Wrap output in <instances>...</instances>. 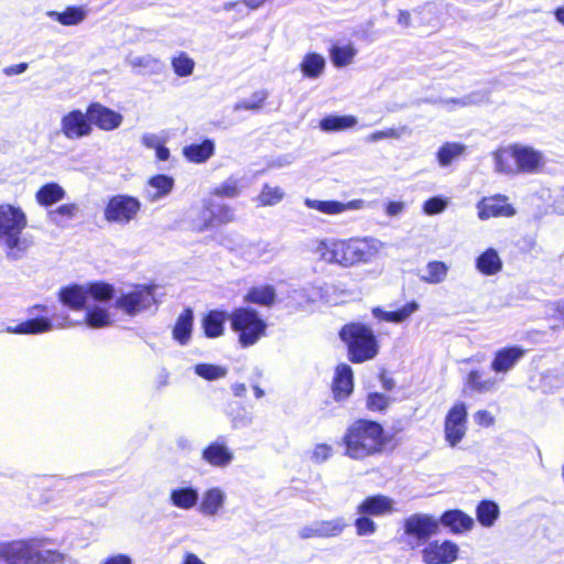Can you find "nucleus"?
Listing matches in <instances>:
<instances>
[{
    "instance_id": "nucleus-1",
    "label": "nucleus",
    "mask_w": 564,
    "mask_h": 564,
    "mask_svg": "<svg viewBox=\"0 0 564 564\" xmlns=\"http://www.w3.org/2000/svg\"><path fill=\"white\" fill-rule=\"evenodd\" d=\"M384 243L373 237L349 239H323L315 243L313 252L321 260L343 268L372 262L383 250Z\"/></svg>"
},
{
    "instance_id": "nucleus-2",
    "label": "nucleus",
    "mask_w": 564,
    "mask_h": 564,
    "mask_svg": "<svg viewBox=\"0 0 564 564\" xmlns=\"http://www.w3.org/2000/svg\"><path fill=\"white\" fill-rule=\"evenodd\" d=\"M26 226L28 217L20 206L0 204V243L4 247L9 260L22 259L31 247V240L23 236Z\"/></svg>"
},
{
    "instance_id": "nucleus-3",
    "label": "nucleus",
    "mask_w": 564,
    "mask_h": 564,
    "mask_svg": "<svg viewBox=\"0 0 564 564\" xmlns=\"http://www.w3.org/2000/svg\"><path fill=\"white\" fill-rule=\"evenodd\" d=\"M47 539L0 541V564H57L64 561L58 551L44 550Z\"/></svg>"
},
{
    "instance_id": "nucleus-4",
    "label": "nucleus",
    "mask_w": 564,
    "mask_h": 564,
    "mask_svg": "<svg viewBox=\"0 0 564 564\" xmlns=\"http://www.w3.org/2000/svg\"><path fill=\"white\" fill-rule=\"evenodd\" d=\"M346 455L352 459H364L383 448L386 440L382 426L373 421H356L344 437Z\"/></svg>"
},
{
    "instance_id": "nucleus-5",
    "label": "nucleus",
    "mask_w": 564,
    "mask_h": 564,
    "mask_svg": "<svg viewBox=\"0 0 564 564\" xmlns=\"http://www.w3.org/2000/svg\"><path fill=\"white\" fill-rule=\"evenodd\" d=\"M113 286L105 282H95L88 284H73L62 288L58 292V299L64 306L73 311L86 310L91 301L106 303L112 299Z\"/></svg>"
},
{
    "instance_id": "nucleus-6",
    "label": "nucleus",
    "mask_w": 564,
    "mask_h": 564,
    "mask_svg": "<svg viewBox=\"0 0 564 564\" xmlns=\"http://www.w3.org/2000/svg\"><path fill=\"white\" fill-rule=\"evenodd\" d=\"M340 337L348 345L352 362H364L375 358L378 354L373 332L365 325H347L340 330Z\"/></svg>"
},
{
    "instance_id": "nucleus-7",
    "label": "nucleus",
    "mask_w": 564,
    "mask_h": 564,
    "mask_svg": "<svg viewBox=\"0 0 564 564\" xmlns=\"http://www.w3.org/2000/svg\"><path fill=\"white\" fill-rule=\"evenodd\" d=\"M229 318L242 347L254 345L265 334L267 323L251 308H236Z\"/></svg>"
},
{
    "instance_id": "nucleus-8",
    "label": "nucleus",
    "mask_w": 564,
    "mask_h": 564,
    "mask_svg": "<svg viewBox=\"0 0 564 564\" xmlns=\"http://www.w3.org/2000/svg\"><path fill=\"white\" fill-rule=\"evenodd\" d=\"M440 522L425 513H414L404 520L403 529L406 544L412 549L420 547L438 532Z\"/></svg>"
},
{
    "instance_id": "nucleus-9",
    "label": "nucleus",
    "mask_w": 564,
    "mask_h": 564,
    "mask_svg": "<svg viewBox=\"0 0 564 564\" xmlns=\"http://www.w3.org/2000/svg\"><path fill=\"white\" fill-rule=\"evenodd\" d=\"M235 218V210L229 205L206 198L199 218L193 221V229L203 232L214 226L232 223Z\"/></svg>"
},
{
    "instance_id": "nucleus-10",
    "label": "nucleus",
    "mask_w": 564,
    "mask_h": 564,
    "mask_svg": "<svg viewBox=\"0 0 564 564\" xmlns=\"http://www.w3.org/2000/svg\"><path fill=\"white\" fill-rule=\"evenodd\" d=\"M155 304L154 286L142 285L121 294L116 300L115 306L129 316H135Z\"/></svg>"
},
{
    "instance_id": "nucleus-11",
    "label": "nucleus",
    "mask_w": 564,
    "mask_h": 564,
    "mask_svg": "<svg viewBox=\"0 0 564 564\" xmlns=\"http://www.w3.org/2000/svg\"><path fill=\"white\" fill-rule=\"evenodd\" d=\"M140 210V202L128 195L110 198L105 208V219L109 223L126 225L135 218Z\"/></svg>"
},
{
    "instance_id": "nucleus-12",
    "label": "nucleus",
    "mask_w": 564,
    "mask_h": 564,
    "mask_svg": "<svg viewBox=\"0 0 564 564\" xmlns=\"http://www.w3.org/2000/svg\"><path fill=\"white\" fill-rule=\"evenodd\" d=\"M459 547L456 543L445 541L429 542L421 551L425 564H452L458 557Z\"/></svg>"
},
{
    "instance_id": "nucleus-13",
    "label": "nucleus",
    "mask_w": 564,
    "mask_h": 564,
    "mask_svg": "<svg viewBox=\"0 0 564 564\" xmlns=\"http://www.w3.org/2000/svg\"><path fill=\"white\" fill-rule=\"evenodd\" d=\"M467 409L464 402H457L445 417V440L452 447L465 436L467 430Z\"/></svg>"
},
{
    "instance_id": "nucleus-14",
    "label": "nucleus",
    "mask_w": 564,
    "mask_h": 564,
    "mask_svg": "<svg viewBox=\"0 0 564 564\" xmlns=\"http://www.w3.org/2000/svg\"><path fill=\"white\" fill-rule=\"evenodd\" d=\"M347 527L345 518L337 517L330 520H318L302 527L299 536L303 540L312 538H335L339 536Z\"/></svg>"
},
{
    "instance_id": "nucleus-15",
    "label": "nucleus",
    "mask_w": 564,
    "mask_h": 564,
    "mask_svg": "<svg viewBox=\"0 0 564 564\" xmlns=\"http://www.w3.org/2000/svg\"><path fill=\"white\" fill-rule=\"evenodd\" d=\"M61 132L68 140H79L88 137L93 132V126L89 122L87 112L82 110H72L61 119Z\"/></svg>"
},
{
    "instance_id": "nucleus-16",
    "label": "nucleus",
    "mask_w": 564,
    "mask_h": 564,
    "mask_svg": "<svg viewBox=\"0 0 564 564\" xmlns=\"http://www.w3.org/2000/svg\"><path fill=\"white\" fill-rule=\"evenodd\" d=\"M512 150L516 173H535L544 165L543 154L531 147L514 144Z\"/></svg>"
},
{
    "instance_id": "nucleus-17",
    "label": "nucleus",
    "mask_w": 564,
    "mask_h": 564,
    "mask_svg": "<svg viewBox=\"0 0 564 564\" xmlns=\"http://www.w3.org/2000/svg\"><path fill=\"white\" fill-rule=\"evenodd\" d=\"M304 205L311 209H315L325 215H339L346 212L360 210L368 207V203L364 199H352L347 203L338 200H319L305 198Z\"/></svg>"
},
{
    "instance_id": "nucleus-18",
    "label": "nucleus",
    "mask_w": 564,
    "mask_h": 564,
    "mask_svg": "<svg viewBox=\"0 0 564 564\" xmlns=\"http://www.w3.org/2000/svg\"><path fill=\"white\" fill-rule=\"evenodd\" d=\"M234 453L228 447L225 437H218L202 452V459L215 468H226L234 460Z\"/></svg>"
},
{
    "instance_id": "nucleus-19",
    "label": "nucleus",
    "mask_w": 564,
    "mask_h": 564,
    "mask_svg": "<svg viewBox=\"0 0 564 564\" xmlns=\"http://www.w3.org/2000/svg\"><path fill=\"white\" fill-rule=\"evenodd\" d=\"M477 208L478 216L482 220L491 217H511L516 215V209L508 204V197L505 195L485 197L478 203Z\"/></svg>"
},
{
    "instance_id": "nucleus-20",
    "label": "nucleus",
    "mask_w": 564,
    "mask_h": 564,
    "mask_svg": "<svg viewBox=\"0 0 564 564\" xmlns=\"http://www.w3.org/2000/svg\"><path fill=\"white\" fill-rule=\"evenodd\" d=\"M89 122L96 124L99 129L111 131L117 129L122 122V116L98 102H94L87 108Z\"/></svg>"
},
{
    "instance_id": "nucleus-21",
    "label": "nucleus",
    "mask_w": 564,
    "mask_h": 564,
    "mask_svg": "<svg viewBox=\"0 0 564 564\" xmlns=\"http://www.w3.org/2000/svg\"><path fill=\"white\" fill-rule=\"evenodd\" d=\"M525 349L519 346L505 347L496 351L491 361V370L496 373H507L524 357Z\"/></svg>"
},
{
    "instance_id": "nucleus-22",
    "label": "nucleus",
    "mask_w": 564,
    "mask_h": 564,
    "mask_svg": "<svg viewBox=\"0 0 564 564\" xmlns=\"http://www.w3.org/2000/svg\"><path fill=\"white\" fill-rule=\"evenodd\" d=\"M226 492L219 487H213L203 492L198 511L205 517H216L224 508Z\"/></svg>"
},
{
    "instance_id": "nucleus-23",
    "label": "nucleus",
    "mask_w": 564,
    "mask_h": 564,
    "mask_svg": "<svg viewBox=\"0 0 564 564\" xmlns=\"http://www.w3.org/2000/svg\"><path fill=\"white\" fill-rule=\"evenodd\" d=\"M393 500L387 496L377 495L366 498L358 507L357 513L379 517L391 512Z\"/></svg>"
},
{
    "instance_id": "nucleus-24",
    "label": "nucleus",
    "mask_w": 564,
    "mask_h": 564,
    "mask_svg": "<svg viewBox=\"0 0 564 564\" xmlns=\"http://www.w3.org/2000/svg\"><path fill=\"white\" fill-rule=\"evenodd\" d=\"M354 388L352 381V370L348 365H339L336 368L334 383H333V392L336 400H341L347 398Z\"/></svg>"
},
{
    "instance_id": "nucleus-25",
    "label": "nucleus",
    "mask_w": 564,
    "mask_h": 564,
    "mask_svg": "<svg viewBox=\"0 0 564 564\" xmlns=\"http://www.w3.org/2000/svg\"><path fill=\"white\" fill-rule=\"evenodd\" d=\"M173 185L172 177L163 174L155 175L148 181L144 196L150 202L159 200L171 193Z\"/></svg>"
},
{
    "instance_id": "nucleus-26",
    "label": "nucleus",
    "mask_w": 564,
    "mask_h": 564,
    "mask_svg": "<svg viewBox=\"0 0 564 564\" xmlns=\"http://www.w3.org/2000/svg\"><path fill=\"white\" fill-rule=\"evenodd\" d=\"M454 533L469 531L474 527V519L462 510H448L444 512L438 521Z\"/></svg>"
},
{
    "instance_id": "nucleus-27",
    "label": "nucleus",
    "mask_w": 564,
    "mask_h": 564,
    "mask_svg": "<svg viewBox=\"0 0 564 564\" xmlns=\"http://www.w3.org/2000/svg\"><path fill=\"white\" fill-rule=\"evenodd\" d=\"M171 503L183 510H189L197 506L199 501L198 490L194 487H178L170 492Z\"/></svg>"
},
{
    "instance_id": "nucleus-28",
    "label": "nucleus",
    "mask_w": 564,
    "mask_h": 564,
    "mask_svg": "<svg viewBox=\"0 0 564 564\" xmlns=\"http://www.w3.org/2000/svg\"><path fill=\"white\" fill-rule=\"evenodd\" d=\"M102 303L91 304L86 307L84 324L90 328H104L112 324V317L109 311L101 305Z\"/></svg>"
},
{
    "instance_id": "nucleus-29",
    "label": "nucleus",
    "mask_w": 564,
    "mask_h": 564,
    "mask_svg": "<svg viewBox=\"0 0 564 564\" xmlns=\"http://www.w3.org/2000/svg\"><path fill=\"white\" fill-rule=\"evenodd\" d=\"M194 314L191 308H185L176 319L173 328V338L181 345H187L193 329Z\"/></svg>"
},
{
    "instance_id": "nucleus-30",
    "label": "nucleus",
    "mask_w": 564,
    "mask_h": 564,
    "mask_svg": "<svg viewBox=\"0 0 564 564\" xmlns=\"http://www.w3.org/2000/svg\"><path fill=\"white\" fill-rule=\"evenodd\" d=\"M46 15L65 26L80 24L87 17V10L84 7H67L63 12L47 11Z\"/></svg>"
},
{
    "instance_id": "nucleus-31",
    "label": "nucleus",
    "mask_w": 564,
    "mask_h": 564,
    "mask_svg": "<svg viewBox=\"0 0 564 564\" xmlns=\"http://www.w3.org/2000/svg\"><path fill=\"white\" fill-rule=\"evenodd\" d=\"M215 152V144L206 139L202 143H193L183 149L184 156L194 163L206 162Z\"/></svg>"
},
{
    "instance_id": "nucleus-32",
    "label": "nucleus",
    "mask_w": 564,
    "mask_h": 564,
    "mask_svg": "<svg viewBox=\"0 0 564 564\" xmlns=\"http://www.w3.org/2000/svg\"><path fill=\"white\" fill-rule=\"evenodd\" d=\"M476 268L485 275H494L501 271L502 261L498 252L489 248L476 259Z\"/></svg>"
},
{
    "instance_id": "nucleus-33",
    "label": "nucleus",
    "mask_w": 564,
    "mask_h": 564,
    "mask_svg": "<svg viewBox=\"0 0 564 564\" xmlns=\"http://www.w3.org/2000/svg\"><path fill=\"white\" fill-rule=\"evenodd\" d=\"M129 65L133 69H138L140 74L156 75L162 73L164 64L152 55L131 56L128 59Z\"/></svg>"
},
{
    "instance_id": "nucleus-34",
    "label": "nucleus",
    "mask_w": 564,
    "mask_h": 564,
    "mask_svg": "<svg viewBox=\"0 0 564 564\" xmlns=\"http://www.w3.org/2000/svg\"><path fill=\"white\" fill-rule=\"evenodd\" d=\"M325 65V58L321 54L312 52L303 57L300 69L305 77L315 79L324 73Z\"/></svg>"
},
{
    "instance_id": "nucleus-35",
    "label": "nucleus",
    "mask_w": 564,
    "mask_h": 564,
    "mask_svg": "<svg viewBox=\"0 0 564 564\" xmlns=\"http://www.w3.org/2000/svg\"><path fill=\"white\" fill-rule=\"evenodd\" d=\"M466 153V145L457 142H446L437 151L436 158L441 167H447Z\"/></svg>"
},
{
    "instance_id": "nucleus-36",
    "label": "nucleus",
    "mask_w": 564,
    "mask_h": 564,
    "mask_svg": "<svg viewBox=\"0 0 564 564\" xmlns=\"http://www.w3.org/2000/svg\"><path fill=\"white\" fill-rule=\"evenodd\" d=\"M358 120L355 116H327L323 118L319 122V127L323 131L326 132H336L343 131L350 128H354L357 124Z\"/></svg>"
},
{
    "instance_id": "nucleus-37",
    "label": "nucleus",
    "mask_w": 564,
    "mask_h": 564,
    "mask_svg": "<svg viewBox=\"0 0 564 564\" xmlns=\"http://www.w3.org/2000/svg\"><path fill=\"white\" fill-rule=\"evenodd\" d=\"M64 188L57 183L43 185L35 194L36 202L41 206H51L65 197Z\"/></svg>"
},
{
    "instance_id": "nucleus-38",
    "label": "nucleus",
    "mask_w": 564,
    "mask_h": 564,
    "mask_svg": "<svg viewBox=\"0 0 564 564\" xmlns=\"http://www.w3.org/2000/svg\"><path fill=\"white\" fill-rule=\"evenodd\" d=\"M494 160L496 172L508 175L517 174L512 145L509 148L497 150L494 153Z\"/></svg>"
},
{
    "instance_id": "nucleus-39",
    "label": "nucleus",
    "mask_w": 564,
    "mask_h": 564,
    "mask_svg": "<svg viewBox=\"0 0 564 564\" xmlns=\"http://www.w3.org/2000/svg\"><path fill=\"white\" fill-rule=\"evenodd\" d=\"M226 321V314L219 311L209 312L204 321L203 328L205 335L209 338H215L224 333V324Z\"/></svg>"
},
{
    "instance_id": "nucleus-40",
    "label": "nucleus",
    "mask_w": 564,
    "mask_h": 564,
    "mask_svg": "<svg viewBox=\"0 0 564 564\" xmlns=\"http://www.w3.org/2000/svg\"><path fill=\"white\" fill-rule=\"evenodd\" d=\"M275 301V290L271 285L252 288L245 295V302L271 306Z\"/></svg>"
},
{
    "instance_id": "nucleus-41",
    "label": "nucleus",
    "mask_w": 564,
    "mask_h": 564,
    "mask_svg": "<svg viewBox=\"0 0 564 564\" xmlns=\"http://www.w3.org/2000/svg\"><path fill=\"white\" fill-rule=\"evenodd\" d=\"M52 328V321L46 317H41L23 322L19 324L14 329L9 328V332L17 334H40L50 332Z\"/></svg>"
},
{
    "instance_id": "nucleus-42",
    "label": "nucleus",
    "mask_w": 564,
    "mask_h": 564,
    "mask_svg": "<svg viewBox=\"0 0 564 564\" xmlns=\"http://www.w3.org/2000/svg\"><path fill=\"white\" fill-rule=\"evenodd\" d=\"M476 517L481 525L490 528L499 517V507L494 501L484 500L477 506Z\"/></svg>"
},
{
    "instance_id": "nucleus-43",
    "label": "nucleus",
    "mask_w": 564,
    "mask_h": 564,
    "mask_svg": "<svg viewBox=\"0 0 564 564\" xmlns=\"http://www.w3.org/2000/svg\"><path fill=\"white\" fill-rule=\"evenodd\" d=\"M285 193L280 186L264 184L257 196L256 200L259 206H274L283 200Z\"/></svg>"
},
{
    "instance_id": "nucleus-44",
    "label": "nucleus",
    "mask_w": 564,
    "mask_h": 564,
    "mask_svg": "<svg viewBox=\"0 0 564 564\" xmlns=\"http://www.w3.org/2000/svg\"><path fill=\"white\" fill-rule=\"evenodd\" d=\"M245 254L250 261H271L275 251L269 242H257L247 247Z\"/></svg>"
},
{
    "instance_id": "nucleus-45",
    "label": "nucleus",
    "mask_w": 564,
    "mask_h": 564,
    "mask_svg": "<svg viewBox=\"0 0 564 564\" xmlns=\"http://www.w3.org/2000/svg\"><path fill=\"white\" fill-rule=\"evenodd\" d=\"M419 310V304L416 302H410L402 306L400 310L394 312H382L379 308L375 310L373 313L376 316H382L384 321L392 323H401L410 317L414 312Z\"/></svg>"
},
{
    "instance_id": "nucleus-46",
    "label": "nucleus",
    "mask_w": 564,
    "mask_h": 564,
    "mask_svg": "<svg viewBox=\"0 0 564 564\" xmlns=\"http://www.w3.org/2000/svg\"><path fill=\"white\" fill-rule=\"evenodd\" d=\"M466 387L476 392L485 393L495 389L496 380L494 378L484 379L478 370H473L467 376Z\"/></svg>"
},
{
    "instance_id": "nucleus-47",
    "label": "nucleus",
    "mask_w": 564,
    "mask_h": 564,
    "mask_svg": "<svg viewBox=\"0 0 564 564\" xmlns=\"http://www.w3.org/2000/svg\"><path fill=\"white\" fill-rule=\"evenodd\" d=\"M194 372L205 380L214 381L225 378L228 373V369L214 364H197L194 367Z\"/></svg>"
},
{
    "instance_id": "nucleus-48",
    "label": "nucleus",
    "mask_w": 564,
    "mask_h": 564,
    "mask_svg": "<svg viewBox=\"0 0 564 564\" xmlns=\"http://www.w3.org/2000/svg\"><path fill=\"white\" fill-rule=\"evenodd\" d=\"M448 267L442 261H431L425 268V275L422 280L431 283L438 284L446 279Z\"/></svg>"
},
{
    "instance_id": "nucleus-49",
    "label": "nucleus",
    "mask_w": 564,
    "mask_h": 564,
    "mask_svg": "<svg viewBox=\"0 0 564 564\" xmlns=\"http://www.w3.org/2000/svg\"><path fill=\"white\" fill-rule=\"evenodd\" d=\"M268 96H269V94L265 90L254 91L249 98L238 101L234 106V110L239 111V110L243 109V110L258 111L262 108Z\"/></svg>"
},
{
    "instance_id": "nucleus-50",
    "label": "nucleus",
    "mask_w": 564,
    "mask_h": 564,
    "mask_svg": "<svg viewBox=\"0 0 564 564\" xmlns=\"http://www.w3.org/2000/svg\"><path fill=\"white\" fill-rule=\"evenodd\" d=\"M240 182L238 178L235 177L227 178L220 185L215 187L212 192L214 196L226 198H236L240 195Z\"/></svg>"
},
{
    "instance_id": "nucleus-51",
    "label": "nucleus",
    "mask_w": 564,
    "mask_h": 564,
    "mask_svg": "<svg viewBox=\"0 0 564 564\" xmlns=\"http://www.w3.org/2000/svg\"><path fill=\"white\" fill-rule=\"evenodd\" d=\"M78 213V206L74 203L64 204L55 209L48 212L47 217L50 221L62 225L64 220L73 219Z\"/></svg>"
},
{
    "instance_id": "nucleus-52",
    "label": "nucleus",
    "mask_w": 564,
    "mask_h": 564,
    "mask_svg": "<svg viewBox=\"0 0 564 564\" xmlns=\"http://www.w3.org/2000/svg\"><path fill=\"white\" fill-rule=\"evenodd\" d=\"M173 70L180 77H187L193 74L195 62L184 52L174 56L171 61Z\"/></svg>"
},
{
    "instance_id": "nucleus-53",
    "label": "nucleus",
    "mask_w": 564,
    "mask_h": 564,
    "mask_svg": "<svg viewBox=\"0 0 564 564\" xmlns=\"http://www.w3.org/2000/svg\"><path fill=\"white\" fill-rule=\"evenodd\" d=\"M356 51L351 45L333 46L330 50L332 62L337 67H343L352 61Z\"/></svg>"
},
{
    "instance_id": "nucleus-54",
    "label": "nucleus",
    "mask_w": 564,
    "mask_h": 564,
    "mask_svg": "<svg viewBox=\"0 0 564 564\" xmlns=\"http://www.w3.org/2000/svg\"><path fill=\"white\" fill-rule=\"evenodd\" d=\"M447 205H448L447 198H444L441 196H435V197L427 199L424 203L423 212L429 216L437 215V214L443 213L446 209Z\"/></svg>"
},
{
    "instance_id": "nucleus-55",
    "label": "nucleus",
    "mask_w": 564,
    "mask_h": 564,
    "mask_svg": "<svg viewBox=\"0 0 564 564\" xmlns=\"http://www.w3.org/2000/svg\"><path fill=\"white\" fill-rule=\"evenodd\" d=\"M356 533L359 536L372 535L377 530V524L369 516L360 514L355 521Z\"/></svg>"
},
{
    "instance_id": "nucleus-56",
    "label": "nucleus",
    "mask_w": 564,
    "mask_h": 564,
    "mask_svg": "<svg viewBox=\"0 0 564 564\" xmlns=\"http://www.w3.org/2000/svg\"><path fill=\"white\" fill-rule=\"evenodd\" d=\"M333 455V447L330 445L321 443L316 444L311 453V459L316 463L321 464L326 462L328 458H330Z\"/></svg>"
},
{
    "instance_id": "nucleus-57",
    "label": "nucleus",
    "mask_w": 564,
    "mask_h": 564,
    "mask_svg": "<svg viewBox=\"0 0 564 564\" xmlns=\"http://www.w3.org/2000/svg\"><path fill=\"white\" fill-rule=\"evenodd\" d=\"M405 130V128L402 129H394L390 128L387 130L376 131L372 132L367 137L368 142H378L383 139H399L402 135V132Z\"/></svg>"
},
{
    "instance_id": "nucleus-58",
    "label": "nucleus",
    "mask_w": 564,
    "mask_h": 564,
    "mask_svg": "<svg viewBox=\"0 0 564 564\" xmlns=\"http://www.w3.org/2000/svg\"><path fill=\"white\" fill-rule=\"evenodd\" d=\"M389 404V398L382 393H370L367 399V406L371 411H382Z\"/></svg>"
},
{
    "instance_id": "nucleus-59",
    "label": "nucleus",
    "mask_w": 564,
    "mask_h": 564,
    "mask_svg": "<svg viewBox=\"0 0 564 564\" xmlns=\"http://www.w3.org/2000/svg\"><path fill=\"white\" fill-rule=\"evenodd\" d=\"M546 315L550 318L564 323V299L549 303Z\"/></svg>"
},
{
    "instance_id": "nucleus-60",
    "label": "nucleus",
    "mask_w": 564,
    "mask_h": 564,
    "mask_svg": "<svg viewBox=\"0 0 564 564\" xmlns=\"http://www.w3.org/2000/svg\"><path fill=\"white\" fill-rule=\"evenodd\" d=\"M475 423L480 426H490L494 424L495 419L492 414L487 410H479L474 414Z\"/></svg>"
},
{
    "instance_id": "nucleus-61",
    "label": "nucleus",
    "mask_w": 564,
    "mask_h": 564,
    "mask_svg": "<svg viewBox=\"0 0 564 564\" xmlns=\"http://www.w3.org/2000/svg\"><path fill=\"white\" fill-rule=\"evenodd\" d=\"M100 564H132V558L128 554L118 553L105 557Z\"/></svg>"
},
{
    "instance_id": "nucleus-62",
    "label": "nucleus",
    "mask_w": 564,
    "mask_h": 564,
    "mask_svg": "<svg viewBox=\"0 0 564 564\" xmlns=\"http://www.w3.org/2000/svg\"><path fill=\"white\" fill-rule=\"evenodd\" d=\"M405 209V204L403 202H389L386 205V214L390 217H395L401 215Z\"/></svg>"
},
{
    "instance_id": "nucleus-63",
    "label": "nucleus",
    "mask_w": 564,
    "mask_h": 564,
    "mask_svg": "<svg viewBox=\"0 0 564 564\" xmlns=\"http://www.w3.org/2000/svg\"><path fill=\"white\" fill-rule=\"evenodd\" d=\"M28 67H29L28 63L23 62L20 64L7 66L2 69V72L6 76H14V75L23 74L28 69Z\"/></svg>"
},
{
    "instance_id": "nucleus-64",
    "label": "nucleus",
    "mask_w": 564,
    "mask_h": 564,
    "mask_svg": "<svg viewBox=\"0 0 564 564\" xmlns=\"http://www.w3.org/2000/svg\"><path fill=\"white\" fill-rule=\"evenodd\" d=\"M142 144L149 149H156L161 145L160 138L154 133H145L141 138Z\"/></svg>"
}]
</instances>
